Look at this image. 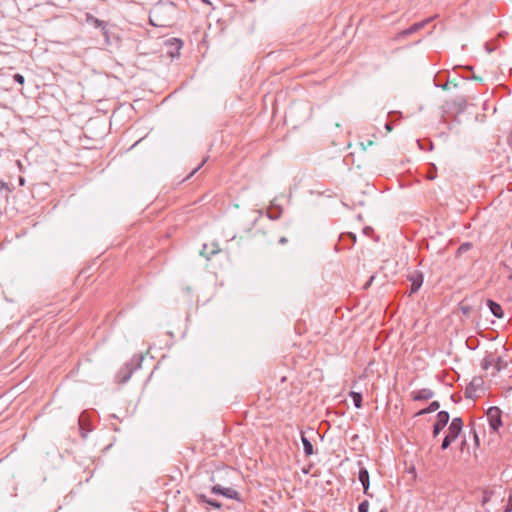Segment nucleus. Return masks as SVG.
<instances>
[{
  "mask_svg": "<svg viewBox=\"0 0 512 512\" xmlns=\"http://www.w3.org/2000/svg\"><path fill=\"white\" fill-rule=\"evenodd\" d=\"M13 79L15 82H17L21 85L24 84V82H25L24 76L19 73L14 74Z\"/></svg>",
  "mask_w": 512,
  "mask_h": 512,
  "instance_id": "a878e982",
  "label": "nucleus"
},
{
  "mask_svg": "<svg viewBox=\"0 0 512 512\" xmlns=\"http://www.w3.org/2000/svg\"><path fill=\"white\" fill-rule=\"evenodd\" d=\"M463 429V420L460 417H455L452 419L451 423L448 426V433L444 437L441 449H447L453 441H455L460 435Z\"/></svg>",
  "mask_w": 512,
  "mask_h": 512,
  "instance_id": "f03ea898",
  "label": "nucleus"
},
{
  "mask_svg": "<svg viewBox=\"0 0 512 512\" xmlns=\"http://www.w3.org/2000/svg\"><path fill=\"white\" fill-rule=\"evenodd\" d=\"M440 408V403L438 401H433L429 404L428 407L424 408V409H421L419 410L415 416H422V415H425V414H429V413H432V412H435L437 411L438 409Z\"/></svg>",
  "mask_w": 512,
  "mask_h": 512,
  "instance_id": "f3484780",
  "label": "nucleus"
},
{
  "mask_svg": "<svg viewBox=\"0 0 512 512\" xmlns=\"http://www.w3.org/2000/svg\"><path fill=\"white\" fill-rule=\"evenodd\" d=\"M430 20L427 19V20H424V21H420V22H417V23H414L413 25H411L409 28L403 30L401 32V35L402 36H409L417 31H419L420 29H422Z\"/></svg>",
  "mask_w": 512,
  "mask_h": 512,
  "instance_id": "4468645a",
  "label": "nucleus"
},
{
  "mask_svg": "<svg viewBox=\"0 0 512 512\" xmlns=\"http://www.w3.org/2000/svg\"><path fill=\"white\" fill-rule=\"evenodd\" d=\"M481 384V379H473L465 389V396L467 398H474L477 388Z\"/></svg>",
  "mask_w": 512,
  "mask_h": 512,
  "instance_id": "dca6fc26",
  "label": "nucleus"
},
{
  "mask_svg": "<svg viewBox=\"0 0 512 512\" xmlns=\"http://www.w3.org/2000/svg\"><path fill=\"white\" fill-rule=\"evenodd\" d=\"M450 415L447 411H440L437 414L436 422L433 425V437H437L444 427L448 424Z\"/></svg>",
  "mask_w": 512,
  "mask_h": 512,
  "instance_id": "39448f33",
  "label": "nucleus"
},
{
  "mask_svg": "<svg viewBox=\"0 0 512 512\" xmlns=\"http://www.w3.org/2000/svg\"><path fill=\"white\" fill-rule=\"evenodd\" d=\"M385 128H386V130H387V131H391V130H392V125H391V123H386V124H385Z\"/></svg>",
  "mask_w": 512,
  "mask_h": 512,
  "instance_id": "2f4dec72",
  "label": "nucleus"
},
{
  "mask_svg": "<svg viewBox=\"0 0 512 512\" xmlns=\"http://www.w3.org/2000/svg\"><path fill=\"white\" fill-rule=\"evenodd\" d=\"M143 356L135 355L129 362H127L116 374V381L119 384L126 383L132 376L133 372L141 366Z\"/></svg>",
  "mask_w": 512,
  "mask_h": 512,
  "instance_id": "f257e3e1",
  "label": "nucleus"
},
{
  "mask_svg": "<svg viewBox=\"0 0 512 512\" xmlns=\"http://www.w3.org/2000/svg\"><path fill=\"white\" fill-rule=\"evenodd\" d=\"M492 365H494V358H492L491 356L485 357L481 364L482 368L485 370H487Z\"/></svg>",
  "mask_w": 512,
  "mask_h": 512,
  "instance_id": "4be33fe9",
  "label": "nucleus"
},
{
  "mask_svg": "<svg viewBox=\"0 0 512 512\" xmlns=\"http://www.w3.org/2000/svg\"><path fill=\"white\" fill-rule=\"evenodd\" d=\"M165 45L168 47V54L171 57H175L180 55V49L183 45V42L178 38H170L166 40Z\"/></svg>",
  "mask_w": 512,
  "mask_h": 512,
  "instance_id": "0eeeda50",
  "label": "nucleus"
},
{
  "mask_svg": "<svg viewBox=\"0 0 512 512\" xmlns=\"http://www.w3.org/2000/svg\"><path fill=\"white\" fill-rule=\"evenodd\" d=\"M350 237L353 239L354 242L356 241V236L354 234L350 233Z\"/></svg>",
  "mask_w": 512,
  "mask_h": 512,
  "instance_id": "f704fd0d",
  "label": "nucleus"
},
{
  "mask_svg": "<svg viewBox=\"0 0 512 512\" xmlns=\"http://www.w3.org/2000/svg\"><path fill=\"white\" fill-rule=\"evenodd\" d=\"M505 512H512V497L511 496L508 498Z\"/></svg>",
  "mask_w": 512,
  "mask_h": 512,
  "instance_id": "cd10ccee",
  "label": "nucleus"
},
{
  "mask_svg": "<svg viewBox=\"0 0 512 512\" xmlns=\"http://www.w3.org/2000/svg\"><path fill=\"white\" fill-rule=\"evenodd\" d=\"M502 411L500 408L493 406L490 407L486 412V417L489 423V426L493 432L498 431V429L502 425Z\"/></svg>",
  "mask_w": 512,
  "mask_h": 512,
  "instance_id": "7ed1b4c3",
  "label": "nucleus"
},
{
  "mask_svg": "<svg viewBox=\"0 0 512 512\" xmlns=\"http://www.w3.org/2000/svg\"><path fill=\"white\" fill-rule=\"evenodd\" d=\"M211 492L213 494L222 495L226 498L241 501V497L238 491L230 487H222L219 484L212 486Z\"/></svg>",
  "mask_w": 512,
  "mask_h": 512,
  "instance_id": "20e7f679",
  "label": "nucleus"
},
{
  "mask_svg": "<svg viewBox=\"0 0 512 512\" xmlns=\"http://www.w3.org/2000/svg\"><path fill=\"white\" fill-rule=\"evenodd\" d=\"M278 242H279V244L284 245V244H286V243L288 242V239H287L286 237H284V236H283V237H281V238L279 239V241H278Z\"/></svg>",
  "mask_w": 512,
  "mask_h": 512,
  "instance_id": "c756f323",
  "label": "nucleus"
},
{
  "mask_svg": "<svg viewBox=\"0 0 512 512\" xmlns=\"http://www.w3.org/2000/svg\"><path fill=\"white\" fill-rule=\"evenodd\" d=\"M369 502L367 500L362 501L358 506V512H368Z\"/></svg>",
  "mask_w": 512,
  "mask_h": 512,
  "instance_id": "5701e85b",
  "label": "nucleus"
},
{
  "mask_svg": "<svg viewBox=\"0 0 512 512\" xmlns=\"http://www.w3.org/2000/svg\"><path fill=\"white\" fill-rule=\"evenodd\" d=\"M349 395L353 401L354 406L356 408H361L362 407V394L359 392L351 391Z\"/></svg>",
  "mask_w": 512,
  "mask_h": 512,
  "instance_id": "aec40b11",
  "label": "nucleus"
},
{
  "mask_svg": "<svg viewBox=\"0 0 512 512\" xmlns=\"http://www.w3.org/2000/svg\"><path fill=\"white\" fill-rule=\"evenodd\" d=\"M196 502L200 505L207 504V505L213 507L214 509H218V510L222 508V504L219 501L210 499L205 494H197Z\"/></svg>",
  "mask_w": 512,
  "mask_h": 512,
  "instance_id": "f8f14e48",
  "label": "nucleus"
},
{
  "mask_svg": "<svg viewBox=\"0 0 512 512\" xmlns=\"http://www.w3.org/2000/svg\"><path fill=\"white\" fill-rule=\"evenodd\" d=\"M453 104L457 107V112H463L467 108V100L464 97H458L453 101Z\"/></svg>",
  "mask_w": 512,
  "mask_h": 512,
  "instance_id": "6ab92c4d",
  "label": "nucleus"
},
{
  "mask_svg": "<svg viewBox=\"0 0 512 512\" xmlns=\"http://www.w3.org/2000/svg\"><path fill=\"white\" fill-rule=\"evenodd\" d=\"M494 367L497 372H499L503 368V358L498 357L496 360L494 359Z\"/></svg>",
  "mask_w": 512,
  "mask_h": 512,
  "instance_id": "b1692460",
  "label": "nucleus"
},
{
  "mask_svg": "<svg viewBox=\"0 0 512 512\" xmlns=\"http://www.w3.org/2000/svg\"><path fill=\"white\" fill-rule=\"evenodd\" d=\"M471 248H472V243L464 242L457 249V255L464 254V253L468 252Z\"/></svg>",
  "mask_w": 512,
  "mask_h": 512,
  "instance_id": "412c9836",
  "label": "nucleus"
},
{
  "mask_svg": "<svg viewBox=\"0 0 512 512\" xmlns=\"http://www.w3.org/2000/svg\"><path fill=\"white\" fill-rule=\"evenodd\" d=\"M282 214V207L277 205L275 201L271 202V206L267 212V216L271 220H277Z\"/></svg>",
  "mask_w": 512,
  "mask_h": 512,
  "instance_id": "2eb2a0df",
  "label": "nucleus"
},
{
  "mask_svg": "<svg viewBox=\"0 0 512 512\" xmlns=\"http://www.w3.org/2000/svg\"><path fill=\"white\" fill-rule=\"evenodd\" d=\"M205 162H206V159H203L202 162L191 172L190 176L195 174L204 165Z\"/></svg>",
  "mask_w": 512,
  "mask_h": 512,
  "instance_id": "c85d7f7f",
  "label": "nucleus"
},
{
  "mask_svg": "<svg viewBox=\"0 0 512 512\" xmlns=\"http://www.w3.org/2000/svg\"><path fill=\"white\" fill-rule=\"evenodd\" d=\"M79 425H80V428L83 429V415H81L79 418Z\"/></svg>",
  "mask_w": 512,
  "mask_h": 512,
  "instance_id": "473e14b6",
  "label": "nucleus"
},
{
  "mask_svg": "<svg viewBox=\"0 0 512 512\" xmlns=\"http://www.w3.org/2000/svg\"><path fill=\"white\" fill-rule=\"evenodd\" d=\"M19 183H20V185H24L25 180H24V178H23V177H20V178H19Z\"/></svg>",
  "mask_w": 512,
  "mask_h": 512,
  "instance_id": "72a5a7b5",
  "label": "nucleus"
},
{
  "mask_svg": "<svg viewBox=\"0 0 512 512\" xmlns=\"http://www.w3.org/2000/svg\"><path fill=\"white\" fill-rule=\"evenodd\" d=\"M487 306H488L489 310L491 311V313L495 317H497V318H503L504 317L503 309H502L501 305L498 304L497 302L489 299V300H487Z\"/></svg>",
  "mask_w": 512,
  "mask_h": 512,
  "instance_id": "ddd939ff",
  "label": "nucleus"
},
{
  "mask_svg": "<svg viewBox=\"0 0 512 512\" xmlns=\"http://www.w3.org/2000/svg\"><path fill=\"white\" fill-rule=\"evenodd\" d=\"M85 21L87 24L92 25L95 28H100L102 31V35L108 39V29H107V23L105 21H102V20L94 17L90 13L85 14Z\"/></svg>",
  "mask_w": 512,
  "mask_h": 512,
  "instance_id": "423d86ee",
  "label": "nucleus"
},
{
  "mask_svg": "<svg viewBox=\"0 0 512 512\" xmlns=\"http://www.w3.org/2000/svg\"><path fill=\"white\" fill-rule=\"evenodd\" d=\"M301 441L303 444L305 455L306 456L312 455L314 453L313 445L303 432H301Z\"/></svg>",
  "mask_w": 512,
  "mask_h": 512,
  "instance_id": "a211bd4d",
  "label": "nucleus"
},
{
  "mask_svg": "<svg viewBox=\"0 0 512 512\" xmlns=\"http://www.w3.org/2000/svg\"><path fill=\"white\" fill-rule=\"evenodd\" d=\"M161 9H162L161 7H155L150 12L149 21H150L151 25L156 26V27H165L168 25L165 21L159 19Z\"/></svg>",
  "mask_w": 512,
  "mask_h": 512,
  "instance_id": "9b49d317",
  "label": "nucleus"
},
{
  "mask_svg": "<svg viewBox=\"0 0 512 512\" xmlns=\"http://www.w3.org/2000/svg\"><path fill=\"white\" fill-rule=\"evenodd\" d=\"M408 278L411 281L410 295H412V294L416 293L422 286L423 275H422V273L415 271Z\"/></svg>",
  "mask_w": 512,
  "mask_h": 512,
  "instance_id": "6e6552de",
  "label": "nucleus"
},
{
  "mask_svg": "<svg viewBox=\"0 0 512 512\" xmlns=\"http://www.w3.org/2000/svg\"><path fill=\"white\" fill-rule=\"evenodd\" d=\"M206 249H207V245L205 244L203 246V250L201 251V254L206 256L207 259H209L211 255H214L218 252V250H215V249H213L211 252H206Z\"/></svg>",
  "mask_w": 512,
  "mask_h": 512,
  "instance_id": "393cba45",
  "label": "nucleus"
},
{
  "mask_svg": "<svg viewBox=\"0 0 512 512\" xmlns=\"http://www.w3.org/2000/svg\"><path fill=\"white\" fill-rule=\"evenodd\" d=\"M358 479L363 486L364 494L369 497H372V495L369 493V487H370L369 472L365 467L360 468L359 474H358Z\"/></svg>",
  "mask_w": 512,
  "mask_h": 512,
  "instance_id": "9d476101",
  "label": "nucleus"
},
{
  "mask_svg": "<svg viewBox=\"0 0 512 512\" xmlns=\"http://www.w3.org/2000/svg\"><path fill=\"white\" fill-rule=\"evenodd\" d=\"M474 442H475V445H476V446H479V444H480V443H479V437H478V435H477V433H476V432H474Z\"/></svg>",
  "mask_w": 512,
  "mask_h": 512,
  "instance_id": "7c9ffc66",
  "label": "nucleus"
},
{
  "mask_svg": "<svg viewBox=\"0 0 512 512\" xmlns=\"http://www.w3.org/2000/svg\"><path fill=\"white\" fill-rule=\"evenodd\" d=\"M374 144L373 140L367 139L366 142L361 141L360 145L362 146L363 150H366L367 147L372 146Z\"/></svg>",
  "mask_w": 512,
  "mask_h": 512,
  "instance_id": "bb28decb",
  "label": "nucleus"
},
{
  "mask_svg": "<svg viewBox=\"0 0 512 512\" xmlns=\"http://www.w3.org/2000/svg\"><path fill=\"white\" fill-rule=\"evenodd\" d=\"M434 392L429 388L413 391L411 397L414 401H427L433 398Z\"/></svg>",
  "mask_w": 512,
  "mask_h": 512,
  "instance_id": "1a4fd4ad",
  "label": "nucleus"
},
{
  "mask_svg": "<svg viewBox=\"0 0 512 512\" xmlns=\"http://www.w3.org/2000/svg\"><path fill=\"white\" fill-rule=\"evenodd\" d=\"M465 444H466V440H464V441L462 442V447H461V449H462V450H463V447L465 446Z\"/></svg>",
  "mask_w": 512,
  "mask_h": 512,
  "instance_id": "c9c22d12",
  "label": "nucleus"
}]
</instances>
